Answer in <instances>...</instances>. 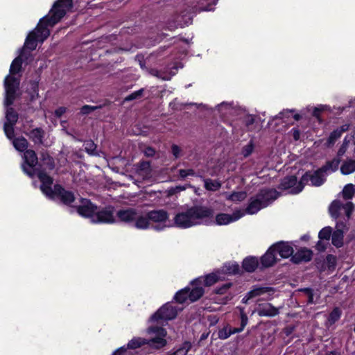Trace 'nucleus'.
<instances>
[{
  "label": "nucleus",
  "mask_w": 355,
  "mask_h": 355,
  "mask_svg": "<svg viewBox=\"0 0 355 355\" xmlns=\"http://www.w3.org/2000/svg\"><path fill=\"white\" fill-rule=\"evenodd\" d=\"M23 157L26 164L22 165L23 171L31 177H33L35 173L37 175L38 178L42 182L40 189L44 194L50 198L59 197L63 203L66 205H69L74 201L75 198L71 192L65 191L60 185H55L53 189H52V178L38 168H33L38 162L37 155L34 150H26L24 153Z\"/></svg>",
  "instance_id": "f257e3e1"
},
{
  "label": "nucleus",
  "mask_w": 355,
  "mask_h": 355,
  "mask_svg": "<svg viewBox=\"0 0 355 355\" xmlns=\"http://www.w3.org/2000/svg\"><path fill=\"white\" fill-rule=\"evenodd\" d=\"M72 6L73 0H58L55 2L49 15L42 19L36 28L28 34L24 46L31 50L35 49L37 42H43L49 37L50 31L48 26L58 23Z\"/></svg>",
  "instance_id": "f03ea898"
},
{
  "label": "nucleus",
  "mask_w": 355,
  "mask_h": 355,
  "mask_svg": "<svg viewBox=\"0 0 355 355\" xmlns=\"http://www.w3.org/2000/svg\"><path fill=\"white\" fill-rule=\"evenodd\" d=\"M213 215L211 209L201 206L192 207L178 212L174 217V224L180 228H189L203 223Z\"/></svg>",
  "instance_id": "7ed1b4c3"
},
{
  "label": "nucleus",
  "mask_w": 355,
  "mask_h": 355,
  "mask_svg": "<svg viewBox=\"0 0 355 355\" xmlns=\"http://www.w3.org/2000/svg\"><path fill=\"white\" fill-rule=\"evenodd\" d=\"M21 64L22 61L21 58H16L10 65V75L7 76L5 78L4 87L6 91V98L4 104L6 106L12 105L15 99V94L19 85V80L12 75L17 73L20 71Z\"/></svg>",
  "instance_id": "20e7f679"
},
{
  "label": "nucleus",
  "mask_w": 355,
  "mask_h": 355,
  "mask_svg": "<svg viewBox=\"0 0 355 355\" xmlns=\"http://www.w3.org/2000/svg\"><path fill=\"white\" fill-rule=\"evenodd\" d=\"M148 332L155 334V337L148 341L141 338H135L128 343V347L135 349L144 344H148L152 347L159 349L166 345V340L164 338L166 336V331L164 329L159 327H150L148 328Z\"/></svg>",
  "instance_id": "39448f33"
},
{
  "label": "nucleus",
  "mask_w": 355,
  "mask_h": 355,
  "mask_svg": "<svg viewBox=\"0 0 355 355\" xmlns=\"http://www.w3.org/2000/svg\"><path fill=\"white\" fill-rule=\"evenodd\" d=\"M353 209L354 205L352 202H347L344 203L340 200H334L329 208V214L331 217L338 219L339 218H342L343 216H345L343 219H339V220L346 222L347 224Z\"/></svg>",
  "instance_id": "423d86ee"
},
{
  "label": "nucleus",
  "mask_w": 355,
  "mask_h": 355,
  "mask_svg": "<svg viewBox=\"0 0 355 355\" xmlns=\"http://www.w3.org/2000/svg\"><path fill=\"white\" fill-rule=\"evenodd\" d=\"M178 313V309L171 304L167 303L162 306L152 317L151 322L162 324V321H166L175 318Z\"/></svg>",
  "instance_id": "0eeeda50"
},
{
  "label": "nucleus",
  "mask_w": 355,
  "mask_h": 355,
  "mask_svg": "<svg viewBox=\"0 0 355 355\" xmlns=\"http://www.w3.org/2000/svg\"><path fill=\"white\" fill-rule=\"evenodd\" d=\"M279 187L284 190H289V192L293 194L299 193L304 188L302 179L297 182L296 177L293 175L283 179Z\"/></svg>",
  "instance_id": "6e6552de"
},
{
  "label": "nucleus",
  "mask_w": 355,
  "mask_h": 355,
  "mask_svg": "<svg viewBox=\"0 0 355 355\" xmlns=\"http://www.w3.org/2000/svg\"><path fill=\"white\" fill-rule=\"evenodd\" d=\"M336 230L332 234V244L336 248H340L343 244V234L348 230L346 222L338 220L336 225Z\"/></svg>",
  "instance_id": "1a4fd4ad"
},
{
  "label": "nucleus",
  "mask_w": 355,
  "mask_h": 355,
  "mask_svg": "<svg viewBox=\"0 0 355 355\" xmlns=\"http://www.w3.org/2000/svg\"><path fill=\"white\" fill-rule=\"evenodd\" d=\"M324 173V172L322 170V168H320L313 173H306L302 177V182L303 183V186L309 180L311 181V184L313 186L318 187L322 185L325 180L324 176L323 175Z\"/></svg>",
  "instance_id": "9d476101"
},
{
  "label": "nucleus",
  "mask_w": 355,
  "mask_h": 355,
  "mask_svg": "<svg viewBox=\"0 0 355 355\" xmlns=\"http://www.w3.org/2000/svg\"><path fill=\"white\" fill-rule=\"evenodd\" d=\"M115 221L113 209L112 208H106L101 211H96L92 218L93 223H112Z\"/></svg>",
  "instance_id": "9b49d317"
},
{
  "label": "nucleus",
  "mask_w": 355,
  "mask_h": 355,
  "mask_svg": "<svg viewBox=\"0 0 355 355\" xmlns=\"http://www.w3.org/2000/svg\"><path fill=\"white\" fill-rule=\"evenodd\" d=\"M97 207L94 206L89 200L87 199H81L80 205L78 206V213L84 217L92 218L96 211Z\"/></svg>",
  "instance_id": "f8f14e48"
},
{
  "label": "nucleus",
  "mask_w": 355,
  "mask_h": 355,
  "mask_svg": "<svg viewBox=\"0 0 355 355\" xmlns=\"http://www.w3.org/2000/svg\"><path fill=\"white\" fill-rule=\"evenodd\" d=\"M243 216L244 213L241 212V210L234 211L232 215L227 214H219L216 216L215 223L218 225H225L239 220Z\"/></svg>",
  "instance_id": "ddd939ff"
},
{
  "label": "nucleus",
  "mask_w": 355,
  "mask_h": 355,
  "mask_svg": "<svg viewBox=\"0 0 355 355\" xmlns=\"http://www.w3.org/2000/svg\"><path fill=\"white\" fill-rule=\"evenodd\" d=\"M266 207V203L261 202L257 195L255 197L251 198L249 205L244 211H241L245 214H254L257 213L261 209Z\"/></svg>",
  "instance_id": "4468645a"
},
{
  "label": "nucleus",
  "mask_w": 355,
  "mask_h": 355,
  "mask_svg": "<svg viewBox=\"0 0 355 355\" xmlns=\"http://www.w3.org/2000/svg\"><path fill=\"white\" fill-rule=\"evenodd\" d=\"M272 249H274L275 252H277L282 258H288L293 253L292 246L288 243L283 241L273 245Z\"/></svg>",
  "instance_id": "2eb2a0df"
},
{
  "label": "nucleus",
  "mask_w": 355,
  "mask_h": 355,
  "mask_svg": "<svg viewBox=\"0 0 355 355\" xmlns=\"http://www.w3.org/2000/svg\"><path fill=\"white\" fill-rule=\"evenodd\" d=\"M137 209L129 208L126 209H121L117 211L116 216L121 221L125 223H134L137 215Z\"/></svg>",
  "instance_id": "dca6fc26"
},
{
  "label": "nucleus",
  "mask_w": 355,
  "mask_h": 355,
  "mask_svg": "<svg viewBox=\"0 0 355 355\" xmlns=\"http://www.w3.org/2000/svg\"><path fill=\"white\" fill-rule=\"evenodd\" d=\"M202 283L201 279H197L192 282V285L193 286V288L190 291L189 289V299L191 302H195L200 298L203 293L204 290L201 286H200Z\"/></svg>",
  "instance_id": "f3484780"
},
{
  "label": "nucleus",
  "mask_w": 355,
  "mask_h": 355,
  "mask_svg": "<svg viewBox=\"0 0 355 355\" xmlns=\"http://www.w3.org/2000/svg\"><path fill=\"white\" fill-rule=\"evenodd\" d=\"M257 312L259 316L273 317L279 313L277 308L270 303L259 304Z\"/></svg>",
  "instance_id": "a211bd4d"
},
{
  "label": "nucleus",
  "mask_w": 355,
  "mask_h": 355,
  "mask_svg": "<svg viewBox=\"0 0 355 355\" xmlns=\"http://www.w3.org/2000/svg\"><path fill=\"white\" fill-rule=\"evenodd\" d=\"M150 221L154 223H164L168 219V214L163 209L153 210L148 212Z\"/></svg>",
  "instance_id": "6ab92c4d"
},
{
  "label": "nucleus",
  "mask_w": 355,
  "mask_h": 355,
  "mask_svg": "<svg viewBox=\"0 0 355 355\" xmlns=\"http://www.w3.org/2000/svg\"><path fill=\"white\" fill-rule=\"evenodd\" d=\"M312 251L306 249L302 248L297 251L291 258L293 262L295 263H299L300 262H307L310 261L312 258Z\"/></svg>",
  "instance_id": "aec40b11"
},
{
  "label": "nucleus",
  "mask_w": 355,
  "mask_h": 355,
  "mask_svg": "<svg viewBox=\"0 0 355 355\" xmlns=\"http://www.w3.org/2000/svg\"><path fill=\"white\" fill-rule=\"evenodd\" d=\"M134 225L137 229L145 230L148 228L150 227V219L148 212L144 214L138 210L136 219L134 221Z\"/></svg>",
  "instance_id": "412c9836"
},
{
  "label": "nucleus",
  "mask_w": 355,
  "mask_h": 355,
  "mask_svg": "<svg viewBox=\"0 0 355 355\" xmlns=\"http://www.w3.org/2000/svg\"><path fill=\"white\" fill-rule=\"evenodd\" d=\"M257 196L261 198V202L266 203V207L271 201L277 198L278 193L275 189H263L257 194Z\"/></svg>",
  "instance_id": "4be33fe9"
},
{
  "label": "nucleus",
  "mask_w": 355,
  "mask_h": 355,
  "mask_svg": "<svg viewBox=\"0 0 355 355\" xmlns=\"http://www.w3.org/2000/svg\"><path fill=\"white\" fill-rule=\"evenodd\" d=\"M137 174L142 179H147L150 177L151 168L149 162L142 161L140 162L136 168Z\"/></svg>",
  "instance_id": "5701e85b"
},
{
  "label": "nucleus",
  "mask_w": 355,
  "mask_h": 355,
  "mask_svg": "<svg viewBox=\"0 0 355 355\" xmlns=\"http://www.w3.org/2000/svg\"><path fill=\"white\" fill-rule=\"evenodd\" d=\"M275 251L272 249V246L261 257V261L263 266L267 268L272 266L278 259L275 254Z\"/></svg>",
  "instance_id": "b1692460"
},
{
  "label": "nucleus",
  "mask_w": 355,
  "mask_h": 355,
  "mask_svg": "<svg viewBox=\"0 0 355 355\" xmlns=\"http://www.w3.org/2000/svg\"><path fill=\"white\" fill-rule=\"evenodd\" d=\"M340 172L345 175H349L355 172V160L348 159L343 162L340 166Z\"/></svg>",
  "instance_id": "393cba45"
},
{
  "label": "nucleus",
  "mask_w": 355,
  "mask_h": 355,
  "mask_svg": "<svg viewBox=\"0 0 355 355\" xmlns=\"http://www.w3.org/2000/svg\"><path fill=\"white\" fill-rule=\"evenodd\" d=\"M221 275L222 273H220L219 271H217L207 275L205 278L200 279L202 282L203 281L205 282V286H209L213 285L216 282L222 279L223 277Z\"/></svg>",
  "instance_id": "a878e982"
},
{
  "label": "nucleus",
  "mask_w": 355,
  "mask_h": 355,
  "mask_svg": "<svg viewBox=\"0 0 355 355\" xmlns=\"http://www.w3.org/2000/svg\"><path fill=\"white\" fill-rule=\"evenodd\" d=\"M257 266L258 260L255 257H248L243 261V267L248 272H253Z\"/></svg>",
  "instance_id": "bb28decb"
},
{
  "label": "nucleus",
  "mask_w": 355,
  "mask_h": 355,
  "mask_svg": "<svg viewBox=\"0 0 355 355\" xmlns=\"http://www.w3.org/2000/svg\"><path fill=\"white\" fill-rule=\"evenodd\" d=\"M44 132L41 128H35L32 130L29 133V137L35 144H42V139Z\"/></svg>",
  "instance_id": "cd10ccee"
},
{
  "label": "nucleus",
  "mask_w": 355,
  "mask_h": 355,
  "mask_svg": "<svg viewBox=\"0 0 355 355\" xmlns=\"http://www.w3.org/2000/svg\"><path fill=\"white\" fill-rule=\"evenodd\" d=\"M203 181L205 188L208 191H216L221 187V183L218 180L207 178L203 179Z\"/></svg>",
  "instance_id": "c85d7f7f"
},
{
  "label": "nucleus",
  "mask_w": 355,
  "mask_h": 355,
  "mask_svg": "<svg viewBox=\"0 0 355 355\" xmlns=\"http://www.w3.org/2000/svg\"><path fill=\"white\" fill-rule=\"evenodd\" d=\"M227 200H231L234 202L243 201L247 197V194L243 191L234 192L231 194L227 193H225Z\"/></svg>",
  "instance_id": "c756f323"
},
{
  "label": "nucleus",
  "mask_w": 355,
  "mask_h": 355,
  "mask_svg": "<svg viewBox=\"0 0 355 355\" xmlns=\"http://www.w3.org/2000/svg\"><path fill=\"white\" fill-rule=\"evenodd\" d=\"M12 144L16 150L20 152L26 151L28 144L27 140L24 137L13 139Z\"/></svg>",
  "instance_id": "7c9ffc66"
},
{
  "label": "nucleus",
  "mask_w": 355,
  "mask_h": 355,
  "mask_svg": "<svg viewBox=\"0 0 355 355\" xmlns=\"http://www.w3.org/2000/svg\"><path fill=\"white\" fill-rule=\"evenodd\" d=\"M272 289L268 287H254L250 291L248 292L249 297L254 298L257 296H261L266 293L272 291Z\"/></svg>",
  "instance_id": "2f4dec72"
},
{
  "label": "nucleus",
  "mask_w": 355,
  "mask_h": 355,
  "mask_svg": "<svg viewBox=\"0 0 355 355\" xmlns=\"http://www.w3.org/2000/svg\"><path fill=\"white\" fill-rule=\"evenodd\" d=\"M223 274H236L239 272V266L236 263H225L222 268Z\"/></svg>",
  "instance_id": "473e14b6"
},
{
  "label": "nucleus",
  "mask_w": 355,
  "mask_h": 355,
  "mask_svg": "<svg viewBox=\"0 0 355 355\" xmlns=\"http://www.w3.org/2000/svg\"><path fill=\"white\" fill-rule=\"evenodd\" d=\"M340 162V159L339 158H334L331 161L328 162L326 165L322 166L321 168L324 172H334L338 169Z\"/></svg>",
  "instance_id": "72a5a7b5"
},
{
  "label": "nucleus",
  "mask_w": 355,
  "mask_h": 355,
  "mask_svg": "<svg viewBox=\"0 0 355 355\" xmlns=\"http://www.w3.org/2000/svg\"><path fill=\"white\" fill-rule=\"evenodd\" d=\"M236 333H239V331L235 329V328H232L231 327H225L218 331V336L219 338L225 340L229 338L232 334Z\"/></svg>",
  "instance_id": "f704fd0d"
},
{
  "label": "nucleus",
  "mask_w": 355,
  "mask_h": 355,
  "mask_svg": "<svg viewBox=\"0 0 355 355\" xmlns=\"http://www.w3.org/2000/svg\"><path fill=\"white\" fill-rule=\"evenodd\" d=\"M6 121L5 123L15 125L18 119V114L11 107L8 108L6 113Z\"/></svg>",
  "instance_id": "c9c22d12"
},
{
  "label": "nucleus",
  "mask_w": 355,
  "mask_h": 355,
  "mask_svg": "<svg viewBox=\"0 0 355 355\" xmlns=\"http://www.w3.org/2000/svg\"><path fill=\"white\" fill-rule=\"evenodd\" d=\"M355 193L354 187L352 184L345 185L342 191V195L345 200H350Z\"/></svg>",
  "instance_id": "e433bc0d"
},
{
  "label": "nucleus",
  "mask_w": 355,
  "mask_h": 355,
  "mask_svg": "<svg viewBox=\"0 0 355 355\" xmlns=\"http://www.w3.org/2000/svg\"><path fill=\"white\" fill-rule=\"evenodd\" d=\"M218 111L223 116L230 114L233 110L232 105L228 103H222L217 106Z\"/></svg>",
  "instance_id": "4c0bfd02"
},
{
  "label": "nucleus",
  "mask_w": 355,
  "mask_h": 355,
  "mask_svg": "<svg viewBox=\"0 0 355 355\" xmlns=\"http://www.w3.org/2000/svg\"><path fill=\"white\" fill-rule=\"evenodd\" d=\"M191 347V343L184 342L180 348L176 349L174 352L169 354V355H187Z\"/></svg>",
  "instance_id": "58836bf2"
},
{
  "label": "nucleus",
  "mask_w": 355,
  "mask_h": 355,
  "mask_svg": "<svg viewBox=\"0 0 355 355\" xmlns=\"http://www.w3.org/2000/svg\"><path fill=\"white\" fill-rule=\"evenodd\" d=\"M187 298H189V289L187 288L178 291L175 295V300L179 303L184 302Z\"/></svg>",
  "instance_id": "ea45409f"
},
{
  "label": "nucleus",
  "mask_w": 355,
  "mask_h": 355,
  "mask_svg": "<svg viewBox=\"0 0 355 355\" xmlns=\"http://www.w3.org/2000/svg\"><path fill=\"white\" fill-rule=\"evenodd\" d=\"M341 315V311L338 308H335L329 314L328 321L332 324L339 320Z\"/></svg>",
  "instance_id": "a19ab883"
},
{
  "label": "nucleus",
  "mask_w": 355,
  "mask_h": 355,
  "mask_svg": "<svg viewBox=\"0 0 355 355\" xmlns=\"http://www.w3.org/2000/svg\"><path fill=\"white\" fill-rule=\"evenodd\" d=\"M240 315H241V327L235 328V329L239 331V333L241 332L244 329L245 327L247 325L248 322V316L245 314L243 308H240Z\"/></svg>",
  "instance_id": "79ce46f5"
},
{
  "label": "nucleus",
  "mask_w": 355,
  "mask_h": 355,
  "mask_svg": "<svg viewBox=\"0 0 355 355\" xmlns=\"http://www.w3.org/2000/svg\"><path fill=\"white\" fill-rule=\"evenodd\" d=\"M84 148L87 153L90 155H96V153L95 152L96 148V145L92 140L86 141L84 144Z\"/></svg>",
  "instance_id": "37998d69"
},
{
  "label": "nucleus",
  "mask_w": 355,
  "mask_h": 355,
  "mask_svg": "<svg viewBox=\"0 0 355 355\" xmlns=\"http://www.w3.org/2000/svg\"><path fill=\"white\" fill-rule=\"evenodd\" d=\"M331 232L332 230L330 227H325L320 231L318 236L320 240L328 241L330 239Z\"/></svg>",
  "instance_id": "c03bdc74"
},
{
  "label": "nucleus",
  "mask_w": 355,
  "mask_h": 355,
  "mask_svg": "<svg viewBox=\"0 0 355 355\" xmlns=\"http://www.w3.org/2000/svg\"><path fill=\"white\" fill-rule=\"evenodd\" d=\"M14 125L12 124L4 123L3 130L6 137L12 139L14 137Z\"/></svg>",
  "instance_id": "a18cd8bd"
},
{
  "label": "nucleus",
  "mask_w": 355,
  "mask_h": 355,
  "mask_svg": "<svg viewBox=\"0 0 355 355\" xmlns=\"http://www.w3.org/2000/svg\"><path fill=\"white\" fill-rule=\"evenodd\" d=\"M341 132L340 131H334L331 133L328 141H327V146H330L333 145L335 141L340 137Z\"/></svg>",
  "instance_id": "49530a36"
},
{
  "label": "nucleus",
  "mask_w": 355,
  "mask_h": 355,
  "mask_svg": "<svg viewBox=\"0 0 355 355\" xmlns=\"http://www.w3.org/2000/svg\"><path fill=\"white\" fill-rule=\"evenodd\" d=\"M143 92H144V89H139V90H137V91L130 94V95L127 96L125 98V101H132V100H135V99H137V98H140L142 96Z\"/></svg>",
  "instance_id": "de8ad7c7"
},
{
  "label": "nucleus",
  "mask_w": 355,
  "mask_h": 355,
  "mask_svg": "<svg viewBox=\"0 0 355 355\" xmlns=\"http://www.w3.org/2000/svg\"><path fill=\"white\" fill-rule=\"evenodd\" d=\"M98 108H100V107H98V106H91V105H86L81 107L80 113L82 114H87Z\"/></svg>",
  "instance_id": "09e8293b"
},
{
  "label": "nucleus",
  "mask_w": 355,
  "mask_h": 355,
  "mask_svg": "<svg viewBox=\"0 0 355 355\" xmlns=\"http://www.w3.org/2000/svg\"><path fill=\"white\" fill-rule=\"evenodd\" d=\"M328 268L333 270L336 266V257L331 254H329L326 258Z\"/></svg>",
  "instance_id": "8fccbe9b"
},
{
  "label": "nucleus",
  "mask_w": 355,
  "mask_h": 355,
  "mask_svg": "<svg viewBox=\"0 0 355 355\" xmlns=\"http://www.w3.org/2000/svg\"><path fill=\"white\" fill-rule=\"evenodd\" d=\"M179 174L181 178H185L186 177L189 175L194 176L196 175L195 171L190 168V169H181L179 171Z\"/></svg>",
  "instance_id": "3c124183"
},
{
  "label": "nucleus",
  "mask_w": 355,
  "mask_h": 355,
  "mask_svg": "<svg viewBox=\"0 0 355 355\" xmlns=\"http://www.w3.org/2000/svg\"><path fill=\"white\" fill-rule=\"evenodd\" d=\"M328 109V106L320 105L318 107H315L313 112V115L316 118L319 119L320 113Z\"/></svg>",
  "instance_id": "603ef678"
},
{
  "label": "nucleus",
  "mask_w": 355,
  "mask_h": 355,
  "mask_svg": "<svg viewBox=\"0 0 355 355\" xmlns=\"http://www.w3.org/2000/svg\"><path fill=\"white\" fill-rule=\"evenodd\" d=\"M252 150H253V145L251 143L248 144L243 148L242 155L246 157L249 156L252 153Z\"/></svg>",
  "instance_id": "864d4df0"
},
{
  "label": "nucleus",
  "mask_w": 355,
  "mask_h": 355,
  "mask_svg": "<svg viewBox=\"0 0 355 355\" xmlns=\"http://www.w3.org/2000/svg\"><path fill=\"white\" fill-rule=\"evenodd\" d=\"M243 122L248 128H250L254 123V116L253 115H246L243 119Z\"/></svg>",
  "instance_id": "5fc2aeb1"
},
{
  "label": "nucleus",
  "mask_w": 355,
  "mask_h": 355,
  "mask_svg": "<svg viewBox=\"0 0 355 355\" xmlns=\"http://www.w3.org/2000/svg\"><path fill=\"white\" fill-rule=\"evenodd\" d=\"M42 160L44 162L45 164L48 166V168L52 169L53 168V163L52 159L48 155L42 154Z\"/></svg>",
  "instance_id": "6e6d98bb"
},
{
  "label": "nucleus",
  "mask_w": 355,
  "mask_h": 355,
  "mask_svg": "<svg viewBox=\"0 0 355 355\" xmlns=\"http://www.w3.org/2000/svg\"><path fill=\"white\" fill-rule=\"evenodd\" d=\"M171 152L175 158H178L181 156L182 150L178 146L173 144L171 146Z\"/></svg>",
  "instance_id": "4d7b16f0"
},
{
  "label": "nucleus",
  "mask_w": 355,
  "mask_h": 355,
  "mask_svg": "<svg viewBox=\"0 0 355 355\" xmlns=\"http://www.w3.org/2000/svg\"><path fill=\"white\" fill-rule=\"evenodd\" d=\"M144 153L146 157H153L155 155V150L152 147H146L144 150Z\"/></svg>",
  "instance_id": "13d9d810"
},
{
  "label": "nucleus",
  "mask_w": 355,
  "mask_h": 355,
  "mask_svg": "<svg viewBox=\"0 0 355 355\" xmlns=\"http://www.w3.org/2000/svg\"><path fill=\"white\" fill-rule=\"evenodd\" d=\"M231 284H225L222 287L217 289L216 293L218 294H223L230 287Z\"/></svg>",
  "instance_id": "bf43d9fd"
},
{
  "label": "nucleus",
  "mask_w": 355,
  "mask_h": 355,
  "mask_svg": "<svg viewBox=\"0 0 355 355\" xmlns=\"http://www.w3.org/2000/svg\"><path fill=\"white\" fill-rule=\"evenodd\" d=\"M293 137L295 141H297L300 137V132L297 129H293L291 130Z\"/></svg>",
  "instance_id": "052dcab7"
},
{
  "label": "nucleus",
  "mask_w": 355,
  "mask_h": 355,
  "mask_svg": "<svg viewBox=\"0 0 355 355\" xmlns=\"http://www.w3.org/2000/svg\"><path fill=\"white\" fill-rule=\"evenodd\" d=\"M304 291L306 293L307 297H308V303H311V304L313 303V297L311 290L305 289Z\"/></svg>",
  "instance_id": "680f3d73"
},
{
  "label": "nucleus",
  "mask_w": 355,
  "mask_h": 355,
  "mask_svg": "<svg viewBox=\"0 0 355 355\" xmlns=\"http://www.w3.org/2000/svg\"><path fill=\"white\" fill-rule=\"evenodd\" d=\"M66 111V108L64 107H59L58 109H57L55 110V114L58 116H62Z\"/></svg>",
  "instance_id": "e2e57ef3"
},
{
  "label": "nucleus",
  "mask_w": 355,
  "mask_h": 355,
  "mask_svg": "<svg viewBox=\"0 0 355 355\" xmlns=\"http://www.w3.org/2000/svg\"><path fill=\"white\" fill-rule=\"evenodd\" d=\"M347 148L346 146L343 145L338 151V156L342 157L346 152Z\"/></svg>",
  "instance_id": "0e129e2a"
},
{
  "label": "nucleus",
  "mask_w": 355,
  "mask_h": 355,
  "mask_svg": "<svg viewBox=\"0 0 355 355\" xmlns=\"http://www.w3.org/2000/svg\"><path fill=\"white\" fill-rule=\"evenodd\" d=\"M192 17L193 16L191 15L187 17L184 21L183 23H180V26H184L191 24L192 21Z\"/></svg>",
  "instance_id": "69168bd1"
},
{
  "label": "nucleus",
  "mask_w": 355,
  "mask_h": 355,
  "mask_svg": "<svg viewBox=\"0 0 355 355\" xmlns=\"http://www.w3.org/2000/svg\"><path fill=\"white\" fill-rule=\"evenodd\" d=\"M291 110H284L280 112L276 117L278 119H282L286 114L291 113Z\"/></svg>",
  "instance_id": "338daca9"
},
{
  "label": "nucleus",
  "mask_w": 355,
  "mask_h": 355,
  "mask_svg": "<svg viewBox=\"0 0 355 355\" xmlns=\"http://www.w3.org/2000/svg\"><path fill=\"white\" fill-rule=\"evenodd\" d=\"M178 191H176L175 187H171L168 190V196H171L175 193H178Z\"/></svg>",
  "instance_id": "774afa93"
}]
</instances>
